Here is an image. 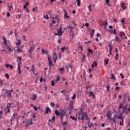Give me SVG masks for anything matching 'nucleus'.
I'll return each instance as SVG.
<instances>
[{
    "label": "nucleus",
    "instance_id": "obj_1",
    "mask_svg": "<svg viewBox=\"0 0 130 130\" xmlns=\"http://www.w3.org/2000/svg\"><path fill=\"white\" fill-rule=\"evenodd\" d=\"M3 39L4 40V42H3V44H4L5 46L6 47L2 51L6 52V53H10V52H12V48L10 47L9 44L11 43V42L10 41H7V39H6V37H3Z\"/></svg>",
    "mask_w": 130,
    "mask_h": 130
},
{
    "label": "nucleus",
    "instance_id": "obj_2",
    "mask_svg": "<svg viewBox=\"0 0 130 130\" xmlns=\"http://www.w3.org/2000/svg\"><path fill=\"white\" fill-rule=\"evenodd\" d=\"M66 113H67V112L64 110H60V112L57 110L55 111V114H56V116H59V115L60 116H64Z\"/></svg>",
    "mask_w": 130,
    "mask_h": 130
},
{
    "label": "nucleus",
    "instance_id": "obj_3",
    "mask_svg": "<svg viewBox=\"0 0 130 130\" xmlns=\"http://www.w3.org/2000/svg\"><path fill=\"white\" fill-rule=\"evenodd\" d=\"M13 92H14V89H11L10 90L6 89L5 90V95L6 96V97H7V98H11L13 97V96H12V93Z\"/></svg>",
    "mask_w": 130,
    "mask_h": 130
},
{
    "label": "nucleus",
    "instance_id": "obj_4",
    "mask_svg": "<svg viewBox=\"0 0 130 130\" xmlns=\"http://www.w3.org/2000/svg\"><path fill=\"white\" fill-rule=\"evenodd\" d=\"M78 119V120H82V122H84V120H85V114H84V112L83 113H80L79 114Z\"/></svg>",
    "mask_w": 130,
    "mask_h": 130
},
{
    "label": "nucleus",
    "instance_id": "obj_5",
    "mask_svg": "<svg viewBox=\"0 0 130 130\" xmlns=\"http://www.w3.org/2000/svg\"><path fill=\"white\" fill-rule=\"evenodd\" d=\"M48 60L49 61V66L50 70L51 67H54V64L52 63V60H51V57H49V55H48Z\"/></svg>",
    "mask_w": 130,
    "mask_h": 130
},
{
    "label": "nucleus",
    "instance_id": "obj_6",
    "mask_svg": "<svg viewBox=\"0 0 130 130\" xmlns=\"http://www.w3.org/2000/svg\"><path fill=\"white\" fill-rule=\"evenodd\" d=\"M123 110H126L127 109V106H124V107L122 106V104H121L120 105L119 108V112H121V109Z\"/></svg>",
    "mask_w": 130,
    "mask_h": 130
},
{
    "label": "nucleus",
    "instance_id": "obj_7",
    "mask_svg": "<svg viewBox=\"0 0 130 130\" xmlns=\"http://www.w3.org/2000/svg\"><path fill=\"white\" fill-rule=\"evenodd\" d=\"M84 114L85 119L87 121V122H90V118H89V116L88 115V114H87V113L86 112H84Z\"/></svg>",
    "mask_w": 130,
    "mask_h": 130
},
{
    "label": "nucleus",
    "instance_id": "obj_8",
    "mask_svg": "<svg viewBox=\"0 0 130 130\" xmlns=\"http://www.w3.org/2000/svg\"><path fill=\"white\" fill-rule=\"evenodd\" d=\"M108 114L106 115L108 120L110 119L111 118V116L112 115V113L111 112L108 111L107 112Z\"/></svg>",
    "mask_w": 130,
    "mask_h": 130
},
{
    "label": "nucleus",
    "instance_id": "obj_9",
    "mask_svg": "<svg viewBox=\"0 0 130 130\" xmlns=\"http://www.w3.org/2000/svg\"><path fill=\"white\" fill-rule=\"evenodd\" d=\"M109 123H111V122H113V123H115L116 121H115V116H114L113 118H111L109 120Z\"/></svg>",
    "mask_w": 130,
    "mask_h": 130
},
{
    "label": "nucleus",
    "instance_id": "obj_10",
    "mask_svg": "<svg viewBox=\"0 0 130 130\" xmlns=\"http://www.w3.org/2000/svg\"><path fill=\"white\" fill-rule=\"evenodd\" d=\"M18 116V114H13L12 117L11 119L10 120V122H12V121H14L16 119V117Z\"/></svg>",
    "mask_w": 130,
    "mask_h": 130
},
{
    "label": "nucleus",
    "instance_id": "obj_11",
    "mask_svg": "<svg viewBox=\"0 0 130 130\" xmlns=\"http://www.w3.org/2000/svg\"><path fill=\"white\" fill-rule=\"evenodd\" d=\"M108 32H110V34H114V35L116 34V35L118 34V33H116V29H114V31L113 30H111V29H108Z\"/></svg>",
    "mask_w": 130,
    "mask_h": 130
},
{
    "label": "nucleus",
    "instance_id": "obj_12",
    "mask_svg": "<svg viewBox=\"0 0 130 130\" xmlns=\"http://www.w3.org/2000/svg\"><path fill=\"white\" fill-rule=\"evenodd\" d=\"M34 48H30V49L28 50V54H29V57H32V52L34 50Z\"/></svg>",
    "mask_w": 130,
    "mask_h": 130
},
{
    "label": "nucleus",
    "instance_id": "obj_13",
    "mask_svg": "<svg viewBox=\"0 0 130 130\" xmlns=\"http://www.w3.org/2000/svg\"><path fill=\"white\" fill-rule=\"evenodd\" d=\"M0 84H1V87H4V86H6V82H5V80H0Z\"/></svg>",
    "mask_w": 130,
    "mask_h": 130
},
{
    "label": "nucleus",
    "instance_id": "obj_14",
    "mask_svg": "<svg viewBox=\"0 0 130 130\" xmlns=\"http://www.w3.org/2000/svg\"><path fill=\"white\" fill-rule=\"evenodd\" d=\"M42 50V53H43V54L45 55V54H48V50H44L43 49H41Z\"/></svg>",
    "mask_w": 130,
    "mask_h": 130
},
{
    "label": "nucleus",
    "instance_id": "obj_15",
    "mask_svg": "<svg viewBox=\"0 0 130 130\" xmlns=\"http://www.w3.org/2000/svg\"><path fill=\"white\" fill-rule=\"evenodd\" d=\"M12 105H13V103H8L7 104L6 108H9V109H10L11 107H12V108H14V107H12Z\"/></svg>",
    "mask_w": 130,
    "mask_h": 130
},
{
    "label": "nucleus",
    "instance_id": "obj_16",
    "mask_svg": "<svg viewBox=\"0 0 130 130\" xmlns=\"http://www.w3.org/2000/svg\"><path fill=\"white\" fill-rule=\"evenodd\" d=\"M49 112H51V110L50 109V108L47 107L46 109L45 114H48Z\"/></svg>",
    "mask_w": 130,
    "mask_h": 130
},
{
    "label": "nucleus",
    "instance_id": "obj_17",
    "mask_svg": "<svg viewBox=\"0 0 130 130\" xmlns=\"http://www.w3.org/2000/svg\"><path fill=\"white\" fill-rule=\"evenodd\" d=\"M64 19H70V16H68V13H67V11H66V10H64Z\"/></svg>",
    "mask_w": 130,
    "mask_h": 130
},
{
    "label": "nucleus",
    "instance_id": "obj_18",
    "mask_svg": "<svg viewBox=\"0 0 130 130\" xmlns=\"http://www.w3.org/2000/svg\"><path fill=\"white\" fill-rule=\"evenodd\" d=\"M89 96L90 97H92L93 99H95V98H96V96L95 94H94V93H93V92L92 91L89 92Z\"/></svg>",
    "mask_w": 130,
    "mask_h": 130
},
{
    "label": "nucleus",
    "instance_id": "obj_19",
    "mask_svg": "<svg viewBox=\"0 0 130 130\" xmlns=\"http://www.w3.org/2000/svg\"><path fill=\"white\" fill-rule=\"evenodd\" d=\"M73 104H71L69 105V113H72V110H73Z\"/></svg>",
    "mask_w": 130,
    "mask_h": 130
},
{
    "label": "nucleus",
    "instance_id": "obj_20",
    "mask_svg": "<svg viewBox=\"0 0 130 130\" xmlns=\"http://www.w3.org/2000/svg\"><path fill=\"white\" fill-rule=\"evenodd\" d=\"M121 8L123 10H126L127 9V7L125 6V4L123 3L121 4Z\"/></svg>",
    "mask_w": 130,
    "mask_h": 130
},
{
    "label": "nucleus",
    "instance_id": "obj_21",
    "mask_svg": "<svg viewBox=\"0 0 130 130\" xmlns=\"http://www.w3.org/2000/svg\"><path fill=\"white\" fill-rule=\"evenodd\" d=\"M29 46L30 48H34V43H33V41H30L29 43Z\"/></svg>",
    "mask_w": 130,
    "mask_h": 130
},
{
    "label": "nucleus",
    "instance_id": "obj_22",
    "mask_svg": "<svg viewBox=\"0 0 130 130\" xmlns=\"http://www.w3.org/2000/svg\"><path fill=\"white\" fill-rule=\"evenodd\" d=\"M94 34H95V29H92V31L90 32V37H91V38H93V36H94Z\"/></svg>",
    "mask_w": 130,
    "mask_h": 130
},
{
    "label": "nucleus",
    "instance_id": "obj_23",
    "mask_svg": "<svg viewBox=\"0 0 130 130\" xmlns=\"http://www.w3.org/2000/svg\"><path fill=\"white\" fill-rule=\"evenodd\" d=\"M6 67L7 69L10 68L11 69H14V67L12 65H10V64H6Z\"/></svg>",
    "mask_w": 130,
    "mask_h": 130
},
{
    "label": "nucleus",
    "instance_id": "obj_24",
    "mask_svg": "<svg viewBox=\"0 0 130 130\" xmlns=\"http://www.w3.org/2000/svg\"><path fill=\"white\" fill-rule=\"evenodd\" d=\"M83 58L82 60V62H85L86 61V55L85 54H82Z\"/></svg>",
    "mask_w": 130,
    "mask_h": 130
},
{
    "label": "nucleus",
    "instance_id": "obj_25",
    "mask_svg": "<svg viewBox=\"0 0 130 130\" xmlns=\"http://www.w3.org/2000/svg\"><path fill=\"white\" fill-rule=\"evenodd\" d=\"M115 41L116 42H121V40L119 39L118 38V37L117 36V35L115 36Z\"/></svg>",
    "mask_w": 130,
    "mask_h": 130
},
{
    "label": "nucleus",
    "instance_id": "obj_26",
    "mask_svg": "<svg viewBox=\"0 0 130 130\" xmlns=\"http://www.w3.org/2000/svg\"><path fill=\"white\" fill-rule=\"evenodd\" d=\"M36 99H37V94H34L32 95V98H31V100H32V101H35Z\"/></svg>",
    "mask_w": 130,
    "mask_h": 130
},
{
    "label": "nucleus",
    "instance_id": "obj_27",
    "mask_svg": "<svg viewBox=\"0 0 130 130\" xmlns=\"http://www.w3.org/2000/svg\"><path fill=\"white\" fill-rule=\"evenodd\" d=\"M70 118H71L73 120H75V122H77V120H78V118H76L74 116H71Z\"/></svg>",
    "mask_w": 130,
    "mask_h": 130
},
{
    "label": "nucleus",
    "instance_id": "obj_28",
    "mask_svg": "<svg viewBox=\"0 0 130 130\" xmlns=\"http://www.w3.org/2000/svg\"><path fill=\"white\" fill-rule=\"evenodd\" d=\"M117 118H118L119 119H120V120H122V122H123L124 120V117L122 116H118V117H117Z\"/></svg>",
    "mask_w": 130,
    "mask_h": 130
},
{
    "label": "nucleus",
    "instance_id": "obj_29",
    "mask_svg": "<svg viewBox=\"0 0 130 130\" xmlns=\"http://www.w3.org/2000/svg\"><path fill=\"white\" fill-rule=\"evenodd\" d=\"M88 127H91L94 126V124L92 123H90V122H87Z\"/></svg>",
    "mask_w": 130,
    "mask_h": 130
},
{
    "label": "nucleus",
    "instance_id": "obj_30",
    "mask_svg": "<svg viewBox=\"0 0 130 130\" xmlns=\"http://www.w3.org/2000/svg\"><path fill=\"white\" fill-rule=\"evenodd\" d=\"M7 111L6 112V113H5L6 115H7L8 113H10V112H11V110L10 108H6L5 110H7Z\"/></svg>",
    "mask_w": 130,
    "mask_h": 130
},
{
    "label": "nucleus",
    "instance_id": "obj_31",
    "mask_svg": "<svg viewBox=\"0 0 130 130\" xmlns=\"http://www.w3.org/2000/svg\"><path fill=\"white\" fill-rule=\"evenodd\" d=\"M108 47H109V52H111L112 51V45H108Z\"/></svg>",
    "mask_w": 130,
    "mask_h": 130
},
{
    "label": "nucleus",
    "instance_id": "obj_32",
    "mask_svg": "<svg viewBox=\"0 0 130 130\" xmlns=\"http://www.w3.org/2000/svg\"><path fill=\"white\" fill-rule=\"evenodd\" d=\"M17 41H18V43H16V46H20V45H21V40H18Z\"/></svg>",
    "mask_w": 130,
    "mask_h": 130
},
{
    "label": "nucleus",
    "instance_id": "obj_33",
    "mask_svg": "<svg viewBox=\"0 0 130 130\" xmlns=\"http://www.w3.org/2000/svg\"><path fill=\"white\" fill-rule=\"evenodd\" d=\"M61 49L62 52H64V50H68V48H66V47H62V48H61Z\"/></svg>",
    "mask_w": 130,
    "mask_h": 130
},
{
    "label": "nucleus",
    "instance_id": "obj_34",
    "mask_svg": "<svg viewBox=\"0 0 130 130\" xmlns=\"http://www.w3.org/2000/svg\"><path fill=\"white\" fill-rule=\"evenodd\" d=\"M125 110H122V113L120 114V115H122V114H123V113H126V114L127 113H128V112H126Z\"/></svg>",
    "mask_w": 130,
    "mask_h": 130
},
{
    "label": "nucleus",
    "instance_id": "obj_35",
    "mask_svg": "<svg viewBox=\"0 0 130 130\" xmlns=\"http://www.w3.org/2000/svg\"><path fill=\"white\" fill-rule=\"evenodd\" d=\"M119 36L121 38V39H123V38H122V36H123V34L121 32H120L119 34Z\"/></svg>",
    "mask_w": 130,
    "mask_h": 130
},
{
    "label": "nucleus",
    "instance_id": "obj_36",
    "mask_svg": "<svg viewBox=\"0 0 130 130\" xmlns=\"http://www.w3.org/2000/svg\"><path fill=\"white\" fill-rule=\"evenodd\" d=\"M18 74L21 75V67H20V66H18Z\"/></svg>",
    "mask_w": 130,
    "mask_h": 130
},
{
    "label": "nucleus",
    "instance_id": "obj_37",
    "mask_svg": "<svg viewBox=\"0 0 130 130\" xmlns=\"http://www.w3.org/2000/svg\"><path fill=\"white\" fill-rule=\"evenodd\" d=\"M125 18H123L121 20V23H122L123 25H124V24H125Z\"/></svg>",
    "mask_w": 130,
    "mask_h": 130
},
{
    "label": "nucleus",
    "instance_id": "obj_38",
    "mask_svg": "<svg viewBox=\"0 0 130 130\" xmlns=\"http://www.w3.org/2000/svg\"><path fill=\"white\" fill-rule=\"evenodd\" d=\"M17 62H18L19 61H22V57L18 56V57H17Z\"/></svg>",
    "mask_w": 130,
    "mask_h": 130
},
{
    "label": "nucleus",
    "instance_id": "obj_39",
    "mask_svg": "<svg viewBox=\"0 0 130 130\" xmlns=\"http://www.w3.org/2000/svg\"><path fill=\"white\" fill-rule=\"evenodd\" d=\"M17 52H20V53H22V49L21 48H19V47H17Z\"/></svg>",
    "mask_w": 130,
    "mask_h": 130
},
{
    "label": "nucleus",
    "instance_id": "obj_40",
    "mask_svg": "<svg viewBox=\"0 0 130 130\" xmlns=\"http://www.w3.org/2000/svg\"><path fill=\"white\" fill-rule=\"evenodd\" d=\"M77 2V6L80 7L81 6V1L80 0H76Z\"/></svg>",
    "mask_w": 130,
    "mask_h": 130
},
{
    "label": "nucleus",
    "instance_id": "obj_41",
    "mask_svg": "<svg viewBox=\"0 0 130 130\" xmlns=\"http://www.w3.org/2000/svg\"><path fill=\"white\" fill-rule=\"evenodd\" d=\"M87 51L89 52V53H91V54H92L93 53V50L91 49H88Z\"/></svg>",
    "mask_w": 130,
    "mask_h": 130
},
{
    "label": "nucleus",
    "instance_id": "obj_42",
    "mask_svg": "<svg viewBox=\"0 0 130 130\" xmlns=\"http://www.w3.org/2000/svg\"><path fill=\"white\" fill-rule=\"evenodd\" d=\"M107 88V91H110V89L109 88H110V86L109 85V84H108L106 86Z\"/></svg>",
    "mask_w": 130,
    "mask_h": 130
},
{
    "label": "nucleus",
    "instance_id": "obj_43",
    "mask_svg": "<svg viewBox=\"0 0 130 130\" xmlns=\"http://www.w3.org/2000/svg\"><path fill=\"white\" fill-rule=\"evenodd\" d=\"M67 28L68 29H71V32H72V31H73V27L72 26H69V25L67 26Z\"/></svg>",
    "mask_w": 130,
    "mask_h": 130
},
{
    "label": "nucleus",
    "instance_id": "obj_44",
    "mask_svg": "<svg viewBox=\"0 0 130 130\" xmlns=\"http://www.w3.org/2000/svg\"><path fill=\"white\" fill-rule=\"evenodd\" d=\"M58 20V16L56 15L54 17H53V20Z\"/></svg>",
    "mask_w": 130,
    "mask_h": 130
},
{
    "label": "nucleus",
    "instance_id": "obj_45",
    "mask_svg": "<svg viewBox=\"0 0 130 130\" xmlns=\"http://www.w3.org/2000/svg\"><path fill=\"white\" fill-rule=\"evenodd\" d=\"M51 85L52 86V87H54V86L55 85V84L54 83V81L52 80L51 81Z\"/></svg>",
    "mask_w": 130,
    "mask_h": 130
},
{
    "label": "nucleus",
    "instance_id": "obj_46",
    "mask_svg": "<svg viewBox=\"0 0 130 130\" xmlns=\"http://www.w3.org/2000/svg\"><path fill=\"white\" fill-rule=\"evenodd\" d=\"M91 5H89L88 6V8L89 9V11H90V12H92V10L91 9Z\"/></svg>",
    "mask_w": 130,
    "mask_h": 130
},
{
    "label": "nucleus",
    "instance_id": "obj_47",
    "mask_svg": "<svg viewBox=\"0 0 130 130\" xmlns=\"http://www.w3.org/2000/svg\"><path fill=\"white\" fill-rule=\"evenodd\" d=\"M8 8H10L9 11H11L12 9V10H14V8H13V6H8Z\"/></svg>",
    "mask_w": 130,
    "mask_h": 130
},
{
    "label": "nucleus",
    "instance_id": "obj_48",
    "mask_svg": "<svg viewBox=\"0 0 130 130\" xmlns=\"http://www.w3.org/2000/svg\"><path fill=\"white\" fill-rule=\"evenodd\" d=\"M5 77L7 78V79H10V76L8 73H6L5 75Z\"/></svg>",
    "mask_w": 130,
    "mask_h": 130
},
{
    "label": "nucleus",
    "instance_id": "obj_49",
    "mask_svg": "<svg viewBox=\"0 0 130 130\" xmlns=\"http://www.w3.org/2000/svg\"><path fill=\"white\" fill-rule=\"evenodd\" d=\"M111 79H113L114 80H115V76H114V75L111 74Z\"/></svg>",
    "mask_w": 130,
    "mask_h": 130
},
{
    "label": "nucleus",
    "instance_id": "obj_50",
    "mask_svg": "<svg viewBox=\"0 0 130 130\" xmlns=\"http://www.w3.org/2000/svg\"><path fill=\"white\" fill-rule=\"evenodd\" d=\"M57 32L58 34H60V35H61V34H62V30H57Z\"/></svg>",
    "mask_w": 130,
    "mask_h": 130
},
{
    "label": "nucleus",
    "instance_id": "obj_51",
    "mask_svg": "<svg viewBox=\"0 0 130 130\" xmlns=\"http://www.w3.org/2000/svg\"><path fill=\"white\" fill-rule=\"evenodd\" d=\"M79 48H80V49H81V51H83V50H84V49L83 48V46L79 45Z\"/></svg>",
    "mask_w": 130,
    "mask_h": 130
},
{
    "label": "nucleus",
    "instance_id": "obj_52",
    "mask_svg": "<svg viewBox=\"0 0 130 130\" xmlns=\"http://www.w3.org/2000/svg\"><path fill=\"white\" fill-rule=\"evenodd\" d=\"M89 43H91V41H89L88 42H85L84 43V44H87V45H89Z\"/></svg>",
    "mask_w": 130,
    "mask_h": 130
},
{
    "label": "nucleus",
    "instance_id": "obj_53",
    "mask_svg": "<svg viewBox=\"0 0 130 130\" xmlns=\"http://www.w3.org/2000/svg\"><path fill=\"white\" fill-rule=\"evenodd\" d=\"M50 106H51L52 107H54V106H55V104H54L53 103H50Z\"/></svg>",
    "mask_w": 130,
    "mask_h": 130
},
{
    "label": "nucleus",
    "instance_id": "obj_54",
    "mask_svg": "<svg viewBox=\"0 0 130 130\" xmlns=\"http://www.w3.org/2000/svg\"><path fill=\"white\" fill-rule=\"evenodd\" d=\"M33 108L34 109H35L36 111H37L38 110V108L36 107V106H35L34 107H33Z\"/></svg>",
    "mask_w": 130,
    "mask_h": 130
},
{
    "label": "nucleus",
    "instance_id": "obj_55",
    "mask_svg": "<svg viewBox=\"0 0 130 130\" xmlns=\"http://www.w3.org/2000/svg\"><path fill=\"white\" fill-rule=\"evenodd\" d=\"M32 72H33L34 75H35L36 76H37L38 74H37H37H35V69H32Z\"/></svg>",
    "mask_w": 130,
    "mask_h": 130
},
{
    "label": "nucleus",
    "instance_id": "obj_56",
    "mask_svg": "<svg viewBox=\"0 0 130 130\" xmlns=\"http://www.w3.org/2000/svg\"><path fill=\"white\" fill-rule=\"evenodd\" d=\"M109 60L108 59H107L106 60H105V64H108V61Z\"/></svg>",
    "mask_w": 130,
    "mask_h": 130
},
{
    "label": "nucleus",
    "instance_id": "obj_57",
    "mask_svg": "<svg viewBox=\"0 0 130 130\" xmlns=\"http://www.w3.org/2000/svg\"><path fill=\"white\" fill-rule=\"evenodd\" d=\"M61 123L63 124V125H67V123H68V122H67V121H65V122H62Z\"/></svg>",
    "mask_w": 130,
    "mask_h": 130
},
{
    "label": "nucleus",
    "instance_id": "obj_58",
    "mask_svg": "<svg viewBox=\"0 0 130 130\" xmlns=\"http://www.w3.org/2000/svg\"><path fill=\"white\" fill-rule=\"evenodd\" d=\"M120 76L121 77V79H124V76L122 75V73H120Z\"/></svg>",
    "mask_w": 130,
    "mask_h": 130
},
{
    "label": "nucleus",
    "instance_id": "obj_59",
    "mask_svg": "<svg viewBox=\"0 0 130 130\" xmlns=\"http://www.w3.org/2000/svg\"><path fill=\"white\" fill-rule=\"evenodd\" d=\"M56 80H58V81H60V77L59 76L57 77Z\"/></svg>",
    "mask_w": 130,
    "mask_h": 130
},
{
    "label": "nucleus",
    "instance_id": "obj_60",
    "mask_svg": "<svg viewBox=\"0 0 130 130\" xmlns=\"http://www.w3.org/2000/svg\"><path fill=\"white\" fill-rule=\"evenodd\" d=\"M21 120H26V119H25V116H22L21 117Z\"/></svg>",
    "mask_w": 130,
    "mask_h": 130
},
{
    "label": "nucleus",
    "instance_id": "obj_61",
    "mask_svg": "<svg viewBox=\"0 0 130 130\" xmlns=\"http://www.w3.org/2000/svg\"><path fill=\"white\" fill-rule=\"evenodd\" d=\"M72 99H76V94H74L72 97Z\"/></svg>",
    "mask_w": 130,
    "mask_h": 130
},
{
    "label": "nucleus",
    "instance_id": "obj_62",
    "mask_svg": "<svg viewBox=\"0 0 130 130\" xmlns=\"http://www.w3.org/2000/svg\"><path fill=\"white\" fill-rule=\"evenodd\" d=\"M25 126L26 127V128L28 127V126H29V122H28L27 124H25Z\"/></svg>",
    "mask_w": 130,
    "mask_h": 130
},
{
    "label": "nucleus",
    "instance_id": "obj_63",
    "mask_svg": "<svg viewBox=\"0 0 130 130\" xmlns=\"http://www.w3.org/2000/svg\"><path fill=\"white\" fill-rule=\"evenodd\" d=\"M106 3L107 5H109V0H106Z\"/></svg>",
    "mask_w": 130,
    "mask_h": 130
},
{
    "label": "nucleus",
    "instance_id": "obj_64",
    "mask_svg": "<svg viewBox=\"0 0 130 130\" xmlns=\"http://www.w3.org/2000/svg\"><path fill=\"white\" fill-rule=\"evenodd\" d=\"M55 23H56V21L55 20H52V24H55Z\"/></svg>",
    "mask_w": 130,
    "mask_h": 130
}]
</instances>
